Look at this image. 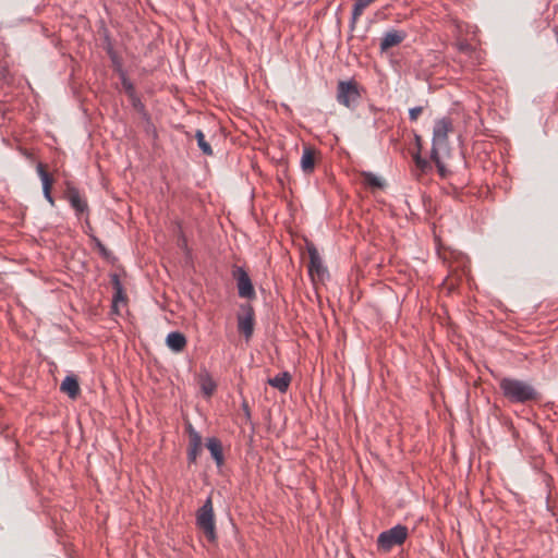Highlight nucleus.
<instances>
[{
	"label": "nucleus",
	"instance_id": "obj_1",
	"mask_svg": "<svg viewBox=\"0 0 558 558\" xmlns=\"http://www.w3.org/2000/svg\"><path fill=\"white\" fill-rule=\"evenodd\" d=\"M499 388L504 397L512 403H526L535 401L539 397V393L532 385L515 378H501L499 380Z\"/></svg>",
	"mask_w": 558,
	"mask_h": 558
},
{
	"label": "nucleus",
	"instance_id": "obj_2",
	"mask_svg": "<svg viewBox=\"0 0 558 558\" xmlns=\"http://www.w3.org/2000/svg\"><path fill=\"white\" fill-rule=\"evenodd\" d=\"M196 525L199 530L203 531L208 542L215 543L217 541L215 513L210 496L196 511Z\"/></svg>",
	"mask_w": 558,
	"mask_h": 558
},
{
	"label": "nucleus",
	"instance_id": "obj_3",
	"mask_svg": "<svg viewBox=\"0 0 558 558\" xmlns=\"http://www.w3.org/2000/svg\"><path fill=\"white\" fill-rule=\"evenodd\" d=\"M409 536V530L405 525L397 524L389 530L383 531L376 541L377 549L383 553H389L393 547L401 546Z\"/></svg>",
	"mask_w": 558,
	"mask_h": 558
},
{
	"label": "nucleus",
	"instance_id": "obj_4",
	"mask_svg": "<svg viewBox=\"0 0 558 558\" xmlns=\"http://www.w3.org/2000/svg\"><path fill=\"white\" fill-rule=\"evenodd\" d=\"M359 85L354 81H341L337 88V100L339 104L350 108L354 107L360 99Z\"/></svg>",
	"mask_w": 558,
	"mask_h": 558
},
{
	"label": "nucleus",
	"instance_id": "obj_5",
	"mask_svg": "<svg viewBox=\"0 0 558 558\" xmlns=\"http://www.w3.org/2000/svg\"><path fill=\"white\" fill-rule=\"evenodd\" d=\"M254 317L255 313L250 304L241 305L240 313L236 316L238 330L245 337L246 340H250L253 336L255 325Z\"/></svg>",
	"mask_w": 558,
	"mask_h": 558
},
{
	"label": "nucleus",
	"instance_id": "obj_6",
	"mask_svg": "<svg viewBox=\"0 0 558 558\" xmlns=\"http://www.w3.org/2000/svg\"><path fill=\"white\" fill-rule=\"evenodd\" d=\"M238 283V292L241 298L253 299L255 296L254 287L247 272L238 267L233 272Z\"/></svg>",
	"mask_w": 558,
	"mask_h": 558
},
{
	"label": "nucleus",
	"instance_id": "obj_7",
	"mask_svg": "<svg viewBox=\"0 0 558 558\" xmlns=\"http://www.w3.org/2000/svg\"><path fill=\"white\" fill-rule=\"evenodd\" d=\"M452 130V123L450 119L442 118L435 122L433 129V143L434 146H447L448 133Z\"/></svg>",
	"mask_w": 558,
	"mask_h": 558
},
{
	"label": "nucleus",
	"instance_id": "obj_8",
	"mask_svg": "<svg viewBox=\"0 0 558 558\" xmlns=\"http://www.w3.org/2000/svg\"><path fill=\"white\" fill-rule=\"evenodd\" d=\"M189 432V448L187 461L189 463H196L197 457L202 452V436L196 432L191 424L187 425Z\"/></svg>",
	"mask_w": 558,
	"mask_h": 558
},
{
	"label": "nucleus",
	"instance_id": "obj_9",
	"mask_svg": "<svg viewBox=\"0 0 558 558\" xmlns=\"http://www.w3.org/2000/svg\"><path fill=\"white\" fill-rule=\"evenodd\" d=\"M65 197L77 215L87 211V202L81 196L80 191L74 186H68Z\"/></svg>",
	"mask_w": 558,
	"mask_h": 558
},
{
	"label": "nucleus",
	"instance_id": "obj_10",
	"mask_svg": "<svg viewBox=\"0 0 558 558\" xmlns=\"http://www.w3.org/2000/svg\"><path fill=\"white\" fill-rule=\"evenodd\" d=\"M405 37L407 34L402 31L391 29L385 33L380 41V51L386 52L389 48L400 45Z\"/></svg>",
	"mask_w": 558,
	"mask_h": 558
},
{
	"label": "nucleus",
	"instance_id": "obj_11",
	"mask_svg": "<svg viewBox=\"0 0 558 558\" xmlns=\"http://www.w3.org/2000/svg\"><path fill=\"white\" fill-rule=\"evenodd\" d=\"M458 50L470 60L471 66H476L482 63V52L476 50L466 40H460L457 43Z\"/></svg>",
	"mask_w": 558,
	"mask_h": 558
},
{
	"label": "nucleus",
	"instance_id": "obj_12",
	"mask_svg": "<svg viewBox=\"0 0 558 558\" xmlns=\"http://www.w3.org/2000/svg\"><path fill=\"white\" fill-rule=\"evenodd\" d=\"M186 343V337L180 331H171L166 338L167 347L175 353L182 352Z\"/></svg>",
	"mask_w": 558,
	"mask_h": 558
},
{
	"label": "nucleus",
	"instance_id": "obj_13",
	"mask_svg": "<svg viewBox=\"0 0 558 558\" xmlns=\"http://www.w3.org/2000/svg\"><path fill=\"white\" fill-rule=\"evenodd\" d=\"M308 255H310V265H308V271L311 275L314 272L317 274V276L323 277L326 272V268L323 266L322 258L314 246L308 247Z\"/></svg>",
	"mask_w": 558,
	"mask_h": 558
},
{
	"label": "nucleus",
	"instance_id": "obj_14",
	"mask_svg": "<svg viewBox=\"0 0 558 558\" xmlns=\"http://www.w3.org/2000/svg\"><path fill=\"white\" fill-rule=\"evenodd\" d=\"M206 447L210 451V454L218 466L223 464V452L222 445L220 440L216 437L208 438L206 441Z\"/></svg>",
	"mask_w": 558,
	"mask_h": 558
},
{
	"label": "nucleus",
	"instance_id": "obj_15",
	"mask_svg": "<svg viewBox=\"0 0 558 558\" xmlns=\"http://www.w3.org/2000/svg\"><path fill=\"white\" fill-rule=\"evenodd\" d=\"M315 168V151L312 147L305 146L301 157V169L304 173H312Z\"/></svg>",
	"mask_w": 558,
	"mask_h": 558
},
{
	"label": "nucleus",
	"instance_id": "obj_16",
	"mask_svg": "<svg viewBox=\"0 0 558 558\" xmlns=\"http://www.w3.org/2000/svg\"><path fill=\"white\" fill-rule=\"evenodd\" d=\"M60 390L75 399L80 393L78 380L75 376H66L61 383Z\"/></svg>",
	"mask_w": 558,
	"mask_h": 558
},
{
	"label": "nucleus",
	"instance_id": "obj_17",
	"mask_svg": "<svg viewBox=\"0 0 558 558\" xmlns=\"http://www.w3.org/2000/svg\"><path fill=\"white\" fill-rule=\"evenodd\" d=\"M291 383V375L288 372H282L272 378L268 379V384L278 389L280 392H286Z\"/></svg>",
	"mask_w": 558,
	"mask_h": 558
},
{
	"label": "nucleus",
	"instance_id": "obj_18",
	"mask_svg": "<svg viewBox=\"0 0 558 558\" xmlns=\"http://www.w3.org/2000/svg\"><path fill=\"white\" fill-rule=\"evenodd\" d=\"M376 0H354L352 10L351 27L353 28L359 17L363 14V11Z\"/></svg>",
	"mask_w": 558,
	"mask_h": 558
},
{
	"label": "nucleus",
	"instance_id": "obj_19",
	"mask_svg": "<svg viewBox=\"0 0 558 558\" xmlns=\"http://www.w3.org/2000/svg\"><path fill=\"white\" fill-rule=\"evenodd\" d=\"M37 172L40 177L41 183H43V190H51L53 179L52 177L46 171L45 166L39 162L37 165Z\"/></svg>",
	"mask_w": 558,
	"mask_h": 558
},
{
	"label": "nucleus",
	"instance_id": "obj_20",
	"mask_svg": "<svg viewBox=\"0 0 558 558\" xmlns=\"http://www.w3.org/2000/svg\"><path fill=\"white\" fill-rule=\"evenodd\" d=\"M195 138H196L197 145H198L199 149L203 151V154H205L207 156H211L213 148H211L210 144L205 140V134L203 133V131L197 130L195 133Z\"/></svg>",
	"mask_w": 558,
	"mask_h": 558
},
{
	"label": "nucleus",
	"instance_id": "obj_21",
	"mask_svg": "<svg viewBox=\"0 0 558 558\" xmlns=\"http://www.w3.org/2000/svg\"><path fill=\"white\" fill-rule=\"evenodd\" d=\"M178 247L185 254L186 257L191 256V250L187 245V239L182 231L181 225L178 223Z\"/></svg>",
	"mask_w": 558,
	"mask_h": 558
},
{
	"label": "nucleus",
	"instance_id": "obj_22",
	"mask_svg": "<svg viewBox=\"0 0 558 558\" xmlns=\"http://www.w3.org/2000/svg\"><path fill=\"white\" fill-rule=\"evenodd\" d=\"M362 177L364 179V182L371 187L381 189L384 186L383 180L372 172H363Z\"/></svg>",
	"mask_w": 558,
	"mask_h": 558
},
{
	"label": "nucleus",
	"instance_id": "obj_23",
	"mask_svg": "<svg viewBox=\"0 0 558 558\" xmlns=\"http://www.w3.org/2000/svg\"><path fill=\"white\" fill-rule=\"evenodd\" d=\"M413 159L415 162V166L423 172L426 173L432 169L430 162L426 160L425 158L421 157L420 153H416L413 155Z\"/></svg>",
	"mask_w": 558,
	"mask_h": 558
},
{
	"label": "nucleus",
	"instance_id": "obj_24",
	"mask_svg": "<svg viewBox=\"0 0 558 558\" xmlns=\"http://www.w3.org/2000/svg\"><path fill=\"white\" fill-rule=\"evenodd\" d=\"M120 78L122 87L124 88L128 97H133L134 94H136L133 83L128 78V76L123 72L121 73Z\"/></svg>",
	"mask_w": 558,
	"mask_h": 558
},
{
	"label": "nucleus",
	"instance_id": "obj_25",
	"mask_svg": "<svg viewBox=\"0 0 558 558\" xmlns=\"http://www.w3.org/2000/svg\"><path fill=\"white\" fill-rule=\"evenodd\" d=\"M215 389H216V384L209 376L205 377L202 380V391L204 392L205 396H207V397L211 396L214 393Z\"/></svg>",
	"mask_w": 558,
	"mask_h": 558
},
{
	"label": "nucleus",
	"instance_id": "obj_26",
	"mask_svg": "<svg viewBox=\"0 0 558 558\" xmlns=\"http://www.w3.org/2000/svg\"><path fill=\"white\" fill-rule=\"evenodd\" d=\"M93 242L95 243V246L97 247L99 254L104 258H109L110 257L111 252L102 244V242L98 238L93 236Z\"/></svg>",
	"mask_w": 558,
	"mask_h": 558
},
{
	"label": "nucleus",
	"instance_id": "obj_27",
	"mask_svg": "<svg viewBox=\"0 0 558 558\" xmlns=\"http://www.w3.org/2000/svg\"><path fill=\"white\" fill-rule=\"evenodd\" d=\"M132 104V107L140 113L146 114L145 106L138 98L136 94L133 97H129Z\"/></svg>",
	"mask_w": 558,
	"mask_h": 558
},
{
	"label": "nucleus",
	"instance_id": "obj_28",
	"mask_svg": "<svg viewBox=\"0 0 558 558\" xmlns=\"http://www.w3.org/2000/svg\"><path fill=\"white\" fill-rule=\"evenodd\" d=\"M110 282L112 284L113 290L120 293L121 289H123V286L118 274L110 275Z\"/></svg>",
	"mask_w": 558,
	"mask_h": 558
},
{
	"label": "nucleus",
	"instance_id": "obj_29",
	"mask_svg": "<svg viewBox=\"0 0 558 558\" xmlns=\"http://www.w3.org/2000/svg\"><path fill=\"white\" fill-rule=\"evenodd\" d=\"M422 112H423V107H421V106L411 108L409 110V118H410V120L412 122L416 121Z\"/></svg>",
	"mask_w": 558,
	"mask_h": 558
},
{
	"label": "nucleus",
	"instance_id": "obj_30",
	"mask_svg": "<svg viewBox=\"0 0 558 558\" xmlns=\"http://www.w3.org/2000/svg\"><path fill=\"white\" fill-rule=\"evenodd\" d=\"M441 148H445V146H434V144L432 145V149H430V159L432 161H434L435 163L440 161V157H439V149Z\"/></svg>",
	"mask_w": 558,
	"mask_h": 558
},
{
	"label": "nucleus",
	"instance_id": "obj_31",
	"mask_svg": "<svg viewBox=\"0 0 558 558\" xmlns=\"http://www.w3.org/2000/svg\"><path fill=\"white\" fill-rule=\"evenodd\" d=\"M435 165L437 167V170H438L440 177L446 178L448 174V170L446 169L444 162L440 160V161L436 162Z\"/></svg>",
	"mask_w": 558,
	"mask_h": 558
},
{
	"label": "nucleus",
	"instance_id": "obj_32",
	"mask_svg": "<svg viewBox=\"0 0 558 558\" xmlns=\"http://www.w3.org/2000/svg\"><path fill=\"white\" fill-rule=\"evenodd\" d=\"M125 300V294H124V290L121 289L120 293L118 291H114V294H113V305H117L118 302L120 301H124Z\"/></svg>",
	"mask_w": 558,
	"mask_h": 558
},
{
	"label": "nucleus",
	"instance_id": "obj_33",
	"mask_svg": "<svg viewBox=\"0 0 558 558\" xmlns=\"http://www.w3.org/2000/svg\"><path fill=\"white\" fill-rule=\"evenodd\" d=\"M45 198L53 205V197L51 196V190H43Z\"/></svg>",
	"mask_w": 558,
	"mask_h": 558
},
{
	"label": "nucleus",
	"instance_id": "obj_34",
	"mask_svg": "<svg viewBox=\"0 0 558 558\" xmlns=\"http://www.w3.org/2000/svg\"><path fill=\"white\" fill-rule=\"evenodd\" d=\"M415 143H416V146H417V153L421 151L422 149V138L420 135H415Z\"/></svg>",
	"mask_w": 558,
	"mask_h": 558
},
{
	"label": "nucleus",
	"instance_id": "obj_35",
	"mask_svg": "<svg viewBox=\"0 0 558 558\" xmlns=\"http://www.w3.org/2000/svg\"><path fill=\"white\" fill-rule=\"evenodd\" d=\"M5 74H7V69L5 68H0V77L4 78Z\"/></svg>",
	"mask_w": 558,
	"mask_h": 558
},
{
	"label": "nucleus",
	"instance_id": "obj_36",
	"mask_svg": "<svg viewBox=\"0 0 558 558\" xmlns=\"http://www.w3.org/2000/svg\"><path fill=\"white\" fill-rule=\"evenodd\" d=\"M243 410L246 412V415L250 416V409L245 402L243 403Z\"/></svg>",
	"mask_w": 558,
	"mask_h": 558
}]
</instances>
